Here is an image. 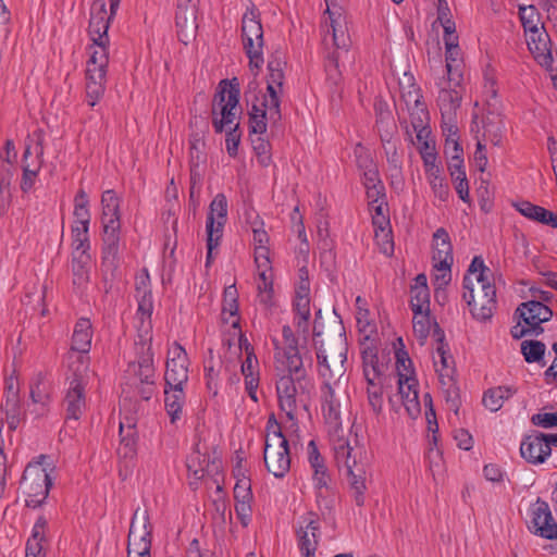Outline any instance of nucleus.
<instances>
[{"label": "nucleus", "mask_w": 557, "mask_h": 557, "mask_svg": "<svg viewBox=\"0 0 557 557\" xmlns=\"http://www.w3.org/2000/svg\"><path fill=\"white\" fill-rule=\"evenodd\" d=\"M293 306L296 311L294 324L283 327L281 341V366L287 372V375L281 376V387H284L283 392L289 409L295 405L298 389L304 388L302 380L306 375L304 357L308 352L307 337L311 313L309 272L305 267L298 270Z\"/></svg>", "instance_id": "1"}, {"label": "nucleus", "mask_w": 557, "mask_h": 557, "mask_svg": "<svg viewBox=\"0 0 557 557\" xmlns=\"http://www.w3.org/2000/svg\"><path fill=\"white\" fill-rule=\"evenodd\" d=\"M491 271L480 257H474L463 278V299L479 321H487L496 308V290L490 281Z\"/></svg>", "instance_id": "2"}, {"label": "nucleus", "mask_w": 557, "mask_h": 557, "mask_svg": "<svg viewBox=\"0 0 557 557\" xmlns=\"http://www.w3.org/2000/svg\"><path fill=\"white\" fill-rule=\"evenodd\" d=\"M314 337L320 374L327 381H338L346 371L347 344L343 327L321 332L314 326Z\"/></svg>", "instance_id": "3"}, {"label": "nucleus", "mask_w": 557, "mask_h": 557, "mask_svg": "<svg viewBox=\"0 0 557 557\" xmlns=\"http://www.w3.org/2000/svg\"><path fill=\"white\" fill-rule=\"evenodd\" d=\"M239 97L237 78L222 79L219 83L211 106L212 126L216 134L239 123L238 115L242 112Z\"/></svg>", "instance_id": "4"}, {"label": "nucleus", "mask_w": 557, "mask_h": 557, "mask_svg": "<svg viewBox=\"0 0 557 557\" xmlns=\"http://www.w3.org/2000/svg\"><path fill=\"white\" fill-rule=\"evenodd\" d=\"M49 460V456L40 455L30 461L23 472L20 485L26 495L27 507L37 508L48 497L52 486L50 472L54 469L53 463Z\"/></svg>", "instance_id": "5"}, {"label": "nucleus", "mask_w": 557, "mask_h": 557, "mask_svg": "<svg viewBox=\"0 0 557 557\" xmlns=\"http://www.w3.org/2000/svg\"><path fill=\"white\" fill-rule=\"evenodd\" d=\"M253 240L258 244L255 248V262L258 272V299L265 309L274 305V271L270 260V250L263 245L268 242V235L264 231H253Z\"/></svg>", "instance_id": "6"}, {"label": "nucleus", "mask_w": 557, "mask_h": 557, "mask_svg": "<svg viewBox=\"0 0 557 557\" xmlns=\"http://www.w3.org/2000/svg\"><path fill=\"white\" fill-rule=\"evenodd\" d=\"M242 39L250 65L259 67L263 62L261 52L263 46V30L258 10L253 4H251V8H247V11L243 15Z\"/></svg>", "instance_id": "7"}, {"label": "nucleus", "mask_w": 557, "mask_h": 557, "mask_svg": "<svg viewBox=\"0 0 557 557\" xmlns=\"http://www.w3.org/2000/svg\"><path fill=\"white\" fill-rule=\"evenodd\" d=\"M517 313L521 320L511 329V335L515 338L543 332L541 324L548 321L553 315V311L539 300L521 304Z\"/></svg>", "instance_id": "8"}, {"label": "nucleus", "mask_w": 557, "mask_h": 557, "mask_svg": "<svg viewBox=\"0 0 557 557\" xmlns=\"http://www.w3.org/2000/svg\"><path fill=\"white\" fill-rule=\"evenodd\" d=\"M119 243V236L113 234L103 236L100 271L101 281L107 294L114 287L115 284L122 282L124 277L123 270L121 268Z\"/></svg>", "instance_id": "9"}, {"label": "nucleus", "mask_w": 557, "mask_h": 557, "mask_svg": "<svg viewBox=\"0 0 557 557\" xmlns=\"http://www.w3.org/2000/svg\"><path fill=\"white\" fill-rule=\"evenodd\" d=\"M525 41L534 61L543 67L549 76H556L557 51H553V42L546 29L531 33L525 36Z\"/></svg>", "instance_id": "10"}, {"label": "nucleus", "mask_w": 557, "mask_h": 557, "mask_svg": "<svg viewBox=\"0 0 557 557\" xmlns=\"http://www.w3.org/2000/svg\"><path fill=\"white\" fill-rule=\"evenodd\" d=\"M326 28L324 41L331 35L335 50L347 51L350 46V37L347 29L344 5L326 8L322 23Z\"/></svg>", "instance_id": "11"}, {"label": "nucleus", "mask_w": 557, "mask_h": 557, "mask_svg": "<svg viewBox=\"0 0 557 557\" xmlns=\"http://www.w3.org/2000/svg\"><path fill=\"white\" fill-rule=\"evenodd\" d=\"M399 85L401 98L404 99L410 114L411 125L416 124L417 126H421V123H428L429 112L425 104L422 102V95L414 83L413 76L405 73Z\"/></svg>", "instance_id": "12"}, {"label": "nucleus", "mask_w": 557, "mask_h": 557, "mask_svg": "<svg viewBox=\"0 0 557 557\" xmlns=\"http://www.w3.org/2000/svg\"><path fill=\"white\" fill-rule=\"evenodd\" d=\"M166 387H183L188 381V357L178 343L169 350L164 373Z\"/></svg>", "instance_id": "13"}, {"label": "nucleus", "mask_w": 557, "mask_h": 557, "mask_svg": "<svg viewBox=\"0 0 557 557\" xmlns=\"http://www.w3.org/2000/svg\"><path fill=\"white\" fill-rule=\"evenodd\" d=\"M530 529L541 537L557 540V523L547 503L537 499L532 506Z\"/></svg>", "instance_id": "14"}, {"label": "nucleus", "mask_w": 557, "mask_h": 557, "mask_svg": "<svg viewBox=\"0 0 557 557\" xmlns=\"http://www.w3.org/2000/svg\"><path fill=\"white\" fill-rule=\"evenodd\" d=\"M186 466L189 472V485L193 490H197L199 482L206 474L219 473L221 460L218 458H213L211 460L208 455L201 454L199 450H195L187 458Z\"/></svg>", "instance_id": "15"}, {"label": "nucleus", "mask_w": 557, "mask_h": 557, "mask_svg": "<svg viewBox=\"0 0 557 557\" xmlns=\"http://www.w3.org/2000/svg\"><path fill=\"white\" fill-rule=\"evenodd\" d=\"M197 11V3L184 4L182 0H178L175 13V25L177 36L185 45L196 36L198 29Z\"/></svg>", "instance_id": "16"}, {"label": "nucleus", "mask_w": 557, "mask_h": 557, "mask_svg": "<svg viewBox=\"0 0 557 557\" xmlns=\"http://www.w3.org/2000/svg\"><path fill=\"white\" fill-rule=\"evenodd\" d=\"M263 460L267 470L278 478V422L272 412L268 420L264 438Z\"/></svg>", "instance_id": "17"}, {"label": "nucleus", "mask_w": 557, "mask_h": 557, "mask_svg": "<svg viewBox=\"0 0 557 557\" xmlns=\"http://www.w3.org/2000/svg\"><path fill=\"white\" fill-rule=\"evenodd\" d=\"M66 419L78 420L86 409L85 383L78 375H74L63 400Z\"/></svg>", "instance_id": "18"}, {"label": "nucleus", "mask_w": 557, "mask_h": 557, "mask_svg": "<svg viewBox=\"0 0 557 557\" xmlns=\"http://www.w3.org/2000/svg\"><path fill=\"white\" fill-rule=\"evenodd\" d=\"M550 453L552 447L543 433L525 436L520 445L521 457L532 465L543 463Z\"/></svg>", "instance_id": "19"}, {"label": "nucleus", "mask_w": 557, "mask_h": 557, "mask_svg": "<svg viewBox=\"0 0 557 557\" xmlns=\"http://www.w3.org/2000/svg\"><path fill=\"white\" fill-rule=\"evenodd\" d=\"M102 223L104 236H119L120 231V198L113 189H108L101 196Z\"/></svg>", "instance_id": "20"}, {"label": "nucleus", "mask_w": 557, "mask_h": 557, "mask_svg": "<svg viewBox=\"0 0 557 557\" xmlns=\"http://www.w3.org/2000/svg\"><path fill=\"white\" fill-rule=\"evenodd\" d=\"M115 16L107 14V3L104 0H95L90 8V20L88 26V33L92 41L104 40L108 38V29L111 20Z\"/></svg>", "instance_id": "21"}, {"label": "nucleus", "mask_w": 557, "mask_h": 557, "mask_svg": "<svg viewBox=\"0 0 557 557\" xmlns=\"http://www.w3.org/2000/svg\"><path fill=\"white\" fill-rule=\"evenodd\" d=\"M136 352L137 360L128 364V371L133 372L140 383L156 384L151 344L141 343L137 345Z\"/></svg>", "instance_id": "22"}, {"label": "nucleus", "mask_w": 557, "mask_h": 557, "mask_svg": "<svg viewBox=\"0 0 557 557\" xmlns=\"http://www.w3.org/2000/svg\"><path fill=\"white\" fill-rule=\"evenodd\" d=\"M227 220V199L224 194H218L209 206V212L206 222V233L210 235L222 236L223 228Z\"/></svg>", "instance_id": "23"}, {"label": "nucleus", "mask_w": 557, "mask_h": 557, "mask_svg": "<svg viewBox=\"0 0 557 557\" xmlns=\"http://www.w3.org/2000/svg\"><path fill=\"white\" fill-rule=\"evenodd\" d=\"M257 83L252 82L249 84V91L246 94L247 101H250L249 95L251 91L257 89ZM267 109H268V97L262 95L261 98L253 95L251 100V111L249 113V128L250 133L262 135L267 131Z\"/></svg>", "instance_id": "24"}, {"label": "nucleus", "mask_w": 557, "mask_h": 557, "mask_svg": "<svg viewBox=\"0 0 557 557\" xmlns=\"http://www.w3.org/2000/svg\"><path fill=\"white\" fill-rule=\"evenodd\" d=\"M449 87H442L438 94L437 102L443 121H456V112L461 102L460 83L448 82Z\"/></svg>", "instance_id": "25"}, {"label": "nucleus", "mask_w": 557, "mask_h": 557, "mask_svg": "<svg viewBox=\"0 0 557 557\" xmlns=\"http://www.w3.org/2000/svg\"><path fill=\"white\" fill-rule=\"evenodd\" d=\"M152 530L148 511L140 507L136 508L131 520L127 543H152Z\"/></svg>", "instance_id": "26"}, {"label": "nucleus", "mask_w": 557, "mask_h": 557, "mask_svg": "<svg viewBox=\"0 0 557 557\" xmlns=\"http://www.w3.org/2000/svg\"><path fill=\"white\" fill-rule=\"evenodd\" d=\"M362 162L363 185L370 203L375 205L384 197V186L380 180L379 171L371 158H364Z\"/></svg>", "instance_id": "27"}, {"label": "nucleus", "mask_w": 557, "mask_h": 557, "mask_svg": "<svg viewBox=\"0 0 557 557\" xmlns=\"http://www.w3.org/2000/svg\"><path fill=\"white\" fill-rule=\"evenodd\" d=\"M411 126L416 132L419 152L423 160L425 170H430L431 168H440L436 164L437 156L435 150V143L431 138V129L428 126V123H421V126H417L416 124Z\"/></svg>", "instance_id": "28"}, {"label": "nucleus", "mask_w": 557, "mask_h": 557, "mask_svg": "<svg viewBox=\"0 0 557 557\" xmlns=\"http://www.w3.org/2000/svg\"><path fill=\"white\" fill-rule=\"evenodd\" d=\"M418 387L419 384L417 379H405L398 383V395L405 411L410 419H417L421 414Z\"/></svg>", "instance_id": "29"}, {"label": "nucleus", "mask_w": 557, "mask_h": 557, "mask_svg": "<svg viewBox=\"0 0 557 557\" xmlns=\"http://www.w3.org/2000/svg\"><path fill=\"white\" fill-rule=\"evenodd\" d=\"M135 297L138 302L137 312L141 317L150 318L153 310L150 275L147 269H143L135 278Z\"/></svg>", "instance_id": "30"}, {"label": "nucleus", "mask_w": 557, "mask_h": 557, "mask_svg": "<svg viewBox=\"0 0 557 557\" xmlns=\"http://www.w3.org/2000/svg\"><path fill=\"white\" fill-rule=\"evenodd\" d=\"M504 133V116L498 109L487 110L483 119V140L500 147Z\"/></svg>", "instance_id": "31"}, {"label": "nucleus", "mask_w": 557, "mask_h": 557, "mask_svg": "<svg viewBox=\"0 0 557 557\" xmlns=\"http://www.w3.org/2000/svg\"><path fill=\"white\" fill-rule=\"evenodd\" d=\"M445 45V62L448 82H456V85L462 81L463 58L458 41L447 40Z\"/></svg>", "instance_id": "32"}, {"label": "nucleus", "mask_w": 557, "mask_h": 557, "mask_svg": "<svg viewBox=\"0 0 557 557\" xmlns=\"http://www.w3.org/2000/svg\"><path fill=\"white\" fill-rule=\"evenodd\" d=\"M34 136L36 137V145H35V153L37 159V164L34 169L30 168L29 163L23 164V176L21 181V189L24 193H27L32 189V187L35 184L37 174L41 168L42 163V156H44V131L37 129L34 132Z\"/></svg>", "instance_id": "33"}, {"label": "nucleus", "mask_w": 557, "mask_h": 557, "mask_svg": "<svg viewBox=\"0 0 557 557\" xmlns=\"http://www.w3.org/2000/svg\"><path fill=\"white\" fill-rule=\"evenodd\" d=\"M433 261L444 268H450L453 264V247L448 233L444 228H438L433 235Z\"/></svg>", "instance_id": "34"}, {"label": "nucleus", "mask_w": 557, "mask_h": 557, "mask_svg": "<svg viewBox=\"0 0 557 557\" xmlns=\"http://www.w3.org/2000/svg\"><path fill=\"white\" fill-rule=\"evenodd\" d=\"M90 262L91 257L89 253L83 252H72V274H73V285L84 290L90 280Z\"/></svg>", "instance_id": "35"}, {"label": "nucleus", "mask_w": 557, "mask_h": 557, "mask_svg": "<svg viewBox=\"0 0 557 557\" xmlns=\"http://www.w3.org/2000/svg\"><path fill=\"white\" fill-rule=\"evenodd\" d=\"M513 206L527 219L557 228L556 213L529 201H520Z\"/></svg>", "instance_id": "36"}, {"label": "nucleus", "mask_w": 557, "mask_h": 557, "mask_svg": "<svg viewBox=\"0 0 557 557\" xmlns=\"http://www.w3.org/2000/svg\"><path fill=\"white\" fill-rule=\"evenodd\" d=\"M434 335L437 337L438 345L434 355V366L440 379L444 382L445 379L450 380L454 373V360L448 354L447 345L444 344V335L441 331H435Z\"/></svg>", "instance_id": "37"}, {"label": "nucleus", "mask_w": 557, "mask_h": 557, "mask_svg": "<svg viewBox=\"0 0 557 557\" xmlns=\"http://www.w3.org/2000/svg\"><path fill=\"white\" fill-rule=\"evenodd\" d=\"M92 329L88 319H79L74 327L71 349L81 354H88L91 347Z\"/></svg>", "instance_id": "38"}, {"label": "nucleus", "mask_w": 557, "mask_h": 557, "mask_svg": "<svg viewBox=\"0 0 557 557\" xmlns=\"http://www.w3.org/2000/svg\"><path fill=\"white\" fill-rule=\"evenodd\" d=\"M289 221H290V230L297 234L298 239L300 240L299 247L297 249V253L299 255V257H301L302 262H304V264L300 268L305 267L307 269L306 264L308 261L310 249H309V242H308L306 230H305L304 216L300 213L298 206H296L293 209V211L289 215Z\"/></svg>", "instance_id": "39"}, {"label": "nucleus", "mask_w": 557, "mask_h": 557, "mask_svg": "<svg viewBox=\"0 0 557 557\" xmlns=\"http://www.w3.org/2000/svg\"><path fill=\"white\" fill-rule=\"evenodd\" d=\"M164 405L170 421L174 424L181 419L183 412V405L185 403V394L183 387H166L164 388Z\"/></svg>", "instance_id": "40"}, {"label": "nucleus", "mask_w": 557, "mask_h": 557, "mask_svg": "<svg viewBox=\"0 0 557 557\" xmlns=\"http://www.w3.org/2000/svg\"><path fill=\"white\" fill-rule=\"evenodd\" d=\"M319 525L315 521L310 520L305 529L301 530L299 536V548L304 557H314L319 545Z\"/></svg>", "instance_id": "41"}, {"label": "nucleus", "mask_w": 557, "mask_h": 557, "mask_svg": "<svg viewBox=\"0 0 557 557\" xmlns=\"http://www.w3.org/2000/svg\"><path fill=\"white\" fill-rule=\"evenodd\" d=\"M138 433H120L117 456L125 468H132L137 456Z\"/></svg>", "instance_id": "42"}, {"label": "nucleus", "mask_w": 557, "mask_h": 557, "mask_svg": "<svg viewBox=\"0 0 557 557\" xmlns=\"http://www.w3.org/2000/svg\"><path fill=\"white\" fill-rule=\"evenodd\" d=\"M29 389V396L34 404L47 406L50 403L51 387L50 384L46 381V374L42 372L37 373L32 379Z\"/></svg>", "instance_id": "43"}, {"label": "nucleus", "mask_w": 557, "mask_h": 557, "mask_svg": "<svg viewBox=\"0 0 557 557\" xmlns=\"http://www.w3.org/2000/svg\"><path fill=\"white\" fill-rule=\"evenodd\" d=\"M331 382L332 381L325 380L324 383L322 410L327 422L332 424H337L341 416L339 403L335 397L334 391L331 386Z\"/></svg>", "instance_id": "44"}, {"label": "nucleus", "mask_w": 557, "mask_h": 557, "mask_svg": "<svg viewBox=\"0 0 557 557\" xmlns=\"http://www.w3.org/2000/svg\"><path fill=\"white\" fill-rule=\"evenodd\" d=\"M443 134L446 137L445 139V152L451 156L454 161L460 162V146L458 143V128L456 125V121H443L442 122Z\"/></svg>", "instance_id": "45"}, {"label": "nucleus", "mask_w": 557, "mask_h": 557, "mask_svg": "<svg viewBox=\"0 0 557 557\" xmlns=\"http://www.w3.org/2000/svg\"><path fill=\"white\" fill-rule=\"evenodd\" d=\"M347 476L355 503L358 507H362L364 505V492L367 490L366 470L363 468H357L356 471L347 472Z\"/></svg>", "instance_id": "46"}, {"label": "nucleus", "mask_w": 557, "mask_h": 557, "mask_svg": "<svg viewBox=\"0 0 557 557\" xmlns=\"http://www.w3.org/2000/svg\"><path fill=\"white\" fill-rule=\"evenodd\" d=\"M108 44L109 39L92 41V45L89 47L90 57L87 61V67L108 69Z\"/></svg>", "instance_id": "47"}, {"label": "nucleus", "mask_w": 557, "mask_h": 557, "mask_svg": "<svg viewBox=\"0 0 557 557\" xmlns=\"http://www.w3.org/2000/svg\"><path fill=\"white\" fill-rule=\"evenodd\" d=\"M2 408L5 412V421L9 430L15 431L25 417V413L22 409L21 398L5 399Z\"/></svg>", "instance_id": "48"}, {"label": "nucleus", "mask_w": 557, "mask_h": 557, "mask_svg": "<svg viewBox=\"0 0 557 557\" xmlns=\"http://www.w3.org/2000/svg\"><path fill=\"white\" fill-rule=\"evenodd\" d=\"M75 225L87 226L90 224L89 199L87 193L79 188L74 198Z\"/></svg>", "instance_id": "49"}, {"label": "nucleus", "mask_w": 557, "mask_h": 557, "mask_svg": "<svg viewBox=\"0 0 557 557\" xmlns=\"http://www.w3.org/2000/svg\"><path fill=\"white\" fill-rule=\"evenodd\" d=\"M513 393V389L505 386L491 388L483 396V405L491 411H497L503 407L504 401L511 397Z\"/></svg>", "instance_id": "50"}, {"label": "nucleus", "mask_w": 557, "mask_h": 557, "mask_svg": "<svg viewBox=\"0 0 557 557\" xmlns=\"http://www.w3.org/2000/svg\"><path fill=\"white\" fill-rule=\"evenodd\" d=\"M238 317V293L235 284L225 287L222 302V320L227 323L230 318Z\"/></svg>", "instance_id": "51"}, {"label": "nucleus", "mask_w": 557, "mask_h": 557, "mask_svg": "<svg viewBox=\"0 0 557 557\" xmlns=\"http://www.w3.org/2000/svg\"><path fill=\"white\" fill-rule=\"evenodd\" d=\"M412 327L416 337L421 344L424 343L428 337L433 322L430 318V309L428 310H413Z\"/></svg>", "instance_id": "52"}, {"label": "nucleus", "mask_w": 557, "mask_h": 557, "mask_svg": "<svg viewBox=\"0 0 557 557\" xmlns=\"http://www.w3.org/2000/svg\"><path fill=\"white\" fill-rule=\"evenodd\" d=\"M520 20L524 28V35L528 36L531 33L540 29H545L541 22L540 14L534 5L520 7Z\"/></svg>", "instance_id": "53"}, {"label": "nucleus", "mask_w": 557, "mask_h": 557, "mask_svg": "<svg viewBox=\"0 0 557 557\" xmlns=\"http://www.w3.org/2000/svg\"><path fill=\"white\" fill-rule=\"evenodd\" d=\"M367 394L369 405L372 407L373 411L379 414L382 412L383 408V382L382 377L375 380V375L373 374L372 380L369 379L367 381Z\"/></svg>", "instance_id": "54"}, {"label": "nucleus", "mask_w": 557, "mask_h": 557, "mask_svg": "<svg viewBox=\"0 0 557 557\" xmlns=\"http://www.w3.org/2000/svg\"><path fill=\"white\" fill-rule=\"evenodd\" d=\"M425 173L434 195L440 200L445 201L448 198L449 189L448 185L444 182V178L441 176L440 168H431L430 170H425Z\"/></svg>", "instance_id": "55"}, {"label": "nucleus", "mask_w": 557, "mask_h": 557, "mask_svg": "<svg viewBox=\"0 0 557 557\" xmlns=\"http://www.w3.org/2000/svg\"><path fill=\"white\" fill-rule=\"evenodd\" d=\"M277 66L278 63L273 61L268 64L270 74L267 78V91L269 94L268 108H275L278 110V95L276 91V86H278L276 76H278V74H275V71H278Z\"/></svg>", "instance_id": "56"}, {"label": "nucleus", "mask_w": 557, "mask_h": 557, "mask_svg": "<svg viewBox=\"0 0 557 557\" xmlns=\"http://www.w3.org/2000/svg\"><path fill=\"white\" fill-rule=\"evenodd\" d=\"M546 346L539 341H523L521 352L527 362H540L545 354Z\"/></svg>", "instance_id": "57"}, {"label": "nucleus", "mask_w": 557, "mask_h": 557, "mask_svg": "<svg viewBox=\"0 0 557 557\" xmlns=\"http://www.w3.org/2000/svg\"><path fill=\"white\" fill-rule=\"evenodd\" d=\"M89 227L73 225L72 226V252H83L89 253L88 250L90 248L89 236H88Z\"/></svg>", "instance_id": "58"}, {"label": "nucleus", "mask_w": 557, "mask_h": 557, "mask_svg": "<svg viewBox=\"0 0 557 557\" xmlns=\"http://www.w3.org/2000/svg\"><path fill=\"white\" fill-rule=\"evenodd\" d=\"M362 363L366 381L369 379L372 380L373 374L375 375V380L382 377L374 349L366 348L362 351Z\"/></svg>", "instance_id": "59"}, {"label": "nucleus", "mask_w": 557, "mask_h": 557, "mask_svg": "<svg viewBox=\"0 0 557 557\" xmlns=\"http://www.w3.org/2000/svg\"><path fill=\"white\" fill-rule=\"evenodd\" d=\"M336 460L346 467L347 472L356 471L359 468L355 449L348 444H341L336 448Z\"/></svg>", "instance_id": "60"}, {"label": "nucleus", "mask_w": 557, "mask_h": 557, "mask_svg": "<svg viewBox=\"0 0 557 557\" xmlns=\"http://www.w3.org/2000/svg\"><path fill=\"white\" fill-rule=\"evenodd\" d=\"M374 238L380 251L385 256H392L394 252V242L392 231L389 227L380 226V230H374Z\"/></svg>", "instance_id": "61"}, {"label": "nucleus", "mask_w": 557, "mask_h": 557, "mask_svg": "<svg viewBox=\"0 0 557 557\" xmlns=\"http://www.w3.org/2000/svg\"><path fill=\"white\" fill-rule=\"evenodd\" d=\"M396 370L398 375V383L400 381L409 380V379H416L413 370H412V362L409 359L407 352L399 351L396 355Z\"/></svg>", "instance_id": "62"}, {"label": "nucleus", "mask_w": 557, "mask_h": 557, "mask_svg": "<svg viewBox=\"0 0 557 557\" xmlns=\"http://www.w3.org/2000/svg\"><path fill=\"white\" fill-rule=\"evenodd\" d=\"M410 305L412 311L430 309L429 288H410Z\"/></svg>", "instance_id": "63"}, {"label": "nucleus", "mask_w": 557, "mask_h": 557, "mask_svg": "<svg viewBox=\"0 0 557 557\" xmlns=\"http://www.w3.org/2000/svg\"><path fill=\"white\" fill-rule=\"evenodd\" d=\"M226 150L228 156L234 158L238 153V146L242 136L239 123L235 124V126L226 127Z\"/></svg>", "instance_id": "64"}]
</instances>
